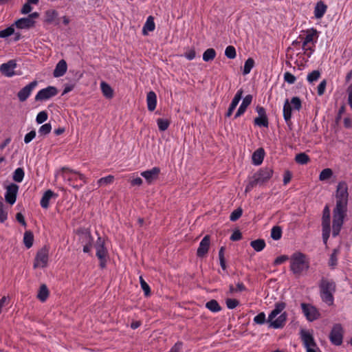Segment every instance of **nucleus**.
<instances>
[{
    "instance_id": "4468645a",
    "label": "nucleus",
    "mask_w": 352,
    "mask_h": 352,
    "mask_svg": "<svg viewBox=\"0 0 352 352\" xmlns=\"http://www.w3.org/2000/svg\"><path fill=\"white\" fill-rule=\"evenodd\" d=\"M17 66L15 60H10L7 63H3L0 65L1 73L6 77H12L16 74L14 69Z\"/></svg>"
},
{
    "instance_id": "0e129e2a",
    "label": "nucleus",
    "mask_w": 352,
    "mask_h": 352,
    "mask_svg": "<svg viewBox=\"0 0 352 352\" xmlns=\"http://www.w3.org/2000/svg\"><path fill=\"white\" fill-rule=\"evenodd\" d=\"M331 228H322V239L324 243H327L329 238Z\"/></svg>"
},
{
    "instance_id": "bb28decb",
    "label": "nucleus",
    "mask_w": 352,
    "mask_h": 352,
    "mask_svg": "<svg viewBox=\"0 0 352 352\" xmlns=\"http://www.w3.org/2000/svg\"><path fill=\"white\" fill-rule=\"evenodd\" d=\"M327 6L322 1H318L314 8V15L316 19L322 18L327 11Z\"/></svg>"
},
{
    "instance_id": "dca6fc26",
    "label": "nucleus",
    "mask_w": 352,
    "mask_h": 352,
    "mask_svg": "<svg viewBox=\"0 0 352 352\" xmlns=\"http://www.w3.org/2000/svg\"><path fill=\"white\" fill-rule=\"evenodd\" d=\"M19 190V186L15 184H11L6 188L5 199L7 203L13 205L16 199V195Z\"/></svg>"
},
{
    "instance_id": "9b49d317",
    "label": "nucleus",
    "mask_w": 352,
    "mask_h": 352,
    "mask_svg": "<svg viewBox=\"0 0 352 352\" xmlns=\"http://www.w3.org/2000/svg\"><path fill=\"white\" fill-rule=\"evenodd\" d=\"M58 89L53 86H49L40 90L35 96L36 101H44L56 96Z\"/></svg>"
},
{
    "instance_id": "ea45409f",
    "label": "nucleus",
    "mask_w": 352,
    "mask_h": 352,
    "mask_svg": "<svg viewBox=\"0 0 352 352\" xmlns=\"http://www.w3.org/2000/svg\"><path fill=\"white\" fill-rule=\"evenodd\" d=\"M320 76L321 74L319 70H314L307 75V80L310 84H312L317 81Z\"/></svg>"
},
{
    "instance_id": "2eb2a0df",
    "label": "nucleus",
    "mask_w": 352,
    "mask_h": 352,
    "mask_svg": "<svg viewBox=\"0 0 352 352\" xmlns=\"http://www.w3.org/2000/svg\"><path fill=\"white\" fill-rule=\"evenodd\" d=\"M256 110L258 114V117L254 119V124L258 126L267 127L269 122L265 108L261 106H257Z\"/></svg>"
},
{
    "instance_id": "f704fd0d",
    "label": "nucleus",
    "mask_w": 352,
    "mask_h": 352,
    "mask_svg": "<svg viewBox=\"0 0 352 352\" xmlns=\"http://www.w3.org/2000/svg\"><path fill=\"white\" fill-rule=\"evenodd\" d=\"M34 235L31 231H26L24 233L23 243L27 248H30L33 245Z\"/></svg>"
},
{
    "instance_id": "4be33fe9",
    "label": "nucleus",
    "mask_w": 352,
    "mask_h": 352,
    "mask_svg": "<svg viewBox=\"0 0 352 352\" xmlns=\"http://www.w3.org/2000/svg\"><path fill=\"white\" fill-rule=\"evenodd\" d=\"M67 65L65 60H60L56 65L53 75L55 78L63 76L67 72Z\"/></svg>"
},
{
    "instance_id": "f3484780",
    "label": "nucleus",
    "mask_w": 352,
    "mask_h": 352,
    "mask_svg": "<svg viewBox=\"0 0 352 352\" xmlns=\"http://www.w3.org/2000/svg\"><path fill=\"white\" fill-rule=\"evenodd\" d=\"M160 173V169L159 168L153 167L150 170L142 172L140 175L146 179L148 184H151L158 178Z\"/></svg>"
},
{
    "instance_id": "37998d69",
    "label": "nucleus",
    "mask_w": 352,
    "mask_h": 352,
    "mask_svg": "<svg viewBox=\"0 0 352 352\" xmlns=\"http://www.w3.org/2000/svg\"><path fill=\"white\" fill-rule=\"evenodd\" d=\"M282 236V230L280 226H274L271 230V237L274 240H279Z\"/></svg>"
},
{
    "instance_id": "39448f33",
    "label": "nucleus",
    "mask_w": 352,
    "mask_h": 352,
    "mask_svg": "<svg viewBox=\"0 0 352 352\" xmlns=\"http://www.w3.org/2000/svg\"><path fill=\"white\" fill-rule=\"evenodd\" d=\"M309 267V263L305 254L301 252H295L290 258V269L296 275L307 270Z\"/></svg>"
},
{
    "instance_id": "423d86ee",
    "label": "nucleus",
    "mask_w": 352,
    "mask_h": 352,
    "mask_svg": "<svg viewBox=\"0 0 352 352\" xmlns=\"http://www.w3.org/2000/svg\"><path fill=\"white\" fill-rule=\"evenodd\" d=\"M292 105L293 106L294 109L300 111V109L302 108V102L300 99L298 97L295 96L291 99V101H289L288 99H286L285 101L283 106V118L289 127H290L292 124L291 121L292 111Z\"/></svg>"
},
{
    "instance_id": "5701e85b",
    "label": "nucleus",
    "mask_w": 352,
    "mask_h": 352,
    "mask_svg": "<svg viewBox=\"0 0 352 352\" xmlns=\"http://www.w3.org/2000/svg\"><path fill=\"white\" fill-rule=\"evenodd\" d=\"M57 197V195L55 194L52 190H46L41 199V206L42 208H47L49 207V204H50V200L52 198V197H54L56 198Z\"/></svg>"
},
{
    "instance_id": "c9c22d12",
    "label": "nucleus",
    "mask_w": 352,
    "mask_h": 352,
    "mask_svg": "<svg viewBox=\"0 0 352 352\" xmlns=\"http://www.w3.org/2000/svg\"><path fill=\"white\" fill-rule=\"evenodd\" d=\"M215 56V50L213 48H208L203 54V60L206 62L211 61Z\"/></svg>"
},
{
    "instance_id": "f03ea898",
    "label": "nucleus",
    "mask_w": 352,
    "mask_h": 352,
    "mask_svg": "<svg viewBox=\"0 0 352 352\" xmlns=\"http://www.w3.org/2000/svg\"><path fill=\"white\" fill-rule=\"evenodd\" d=\"M286 303L284 302H277L274 305V309L268 316L267 322H270V326L274 329H280L285 326L287 318V314L282 311L285 309Z\"/></svg>"
},
{
    "instance_id": "393cba45",
    "label": "nucleus",
    "mask_w": 352,
    "mask_h": 352,
    "mask_svg": "<svg viewBox=\"0 0 352 352\" xmlns=\"http://www.w3.org/2000/svg\"><path fill=\"white\" fill-rule=\"evenodd\" d=\"M58 12L54 10H49L45 12V20L47 23H55L58 25L59 21L58 20Z\"/></svg>"
},
{
    "instance_id": "338daca9",
    "label": "nucleus",
    "mask_w": 352,
    "mask_h": 352,
    "mask_svg": "<svg viewBox=\"0 0 352 352\" xmlns=\"http://www.w3.org/2000/svg\"><path fill=\"white\" fill-rule=\"evenodd\" d=\"M32 9V7L30 6V3L28 2L23 5V8H21V12L23 14H26L30 12Z\"/></svg>"
},
{
    "instance_id": "a878e982",
    "label": "nucleus",
    "mask_w": 352,
    "mask_h": 352,
    "mask_svg": "<svg viewBox=\"0 0 352 352\" xmlns=\"http://www.w3.org/2000/svg\"><path fill=\"white\" fill-rule=\"evenodd\" d=\"M155 28V24L154 22V18L152 16H149L146 23H144L142 28V34L144 35H147L148 32L154 31Z\"/></svg>"
},
{
    "instance_id": "e433bc0d",
    "label": "nucleus",
    "mask_w": 352,
    "mask_h": 352,
    "mask_svg": "<svg viewBox=\"0 0 352 352\" xmlns=\"http://www.w3.org/2000/svg\"><path fill=\"white\" fill-rule=\"evenodd\" d=\"M206 307L212 312H218L221 309L216 300H211L206 302Z\"/></svg>"
},
{
    "instance_id": "e2e57ef3",
    "label": "nucleus",
    "mask_w": 352,
    "mask_h": 352,
    "mask_svg": "<svg viewBox=\"0 0 352 352\" xmlns=\"http://www.w3.org/2000/svg\"><path fill=\"white\" fill-rule=\"evenodd\" d=\"M8 218V212L4 210L3 204H0V222L3 223Z\"/></svg>"
},
{
    "instance_id": "bf43d9fd",
    "label": "nucleus",
    "mask_w": 352,
    "mask_h": 352,
    "mask_svg": "<svg viewBox=\"0 0 352 352\" xmlns=\"http://www.w3.org/2000/svg\"><path fill=\"white\" fill-rule=\"evenodd\" d=\"M326 86H327V80H323L322 81H321L320 82V84L318 85V86L317 87V91H318V96H322L324 94Z\"/></svg>"
},
{
    "instance_id": "a211bd4d",
    "label": "nucleus",
    "mask_w": 352,
    "mask_h": 352,
    "mask_svg": "<svg viewBox=\"0 0 352 352\" xmlns=\"http://www.w3.org/2000/svg\"><path fill=\"white\" fill-rule=\"evenodd\" d=\"M210 244V236L208 235L205 236L199 243V246L197 249V254L199 257L204 256L208 252Z\"/></svg>"
},
{
    "instance_id": "774afa93",
    "label": "nucleus",
    "mask_w": 352,
    "mask_h": 352,
    "mask_svg": "<svg viewBox=\"0 0 352 352\" xmlns=\"http://www.w3.org/2000/svg\"><path fill=\"white\" fill-rule=\"evenodd\" d=\"M182 343L178 342L170 349L169 352H181Z\"/></svg>"
},
{
    "instance_id": "a19ab883",
    "label": "nucleus",
    "mask_w": 352,
    "mask_h": 352,
    "mask_svg": "<svg viewBox=\"0 0 352 352\" xmlns=\"http://www.w3.org/2000/svg\"><path fill=\"white\" fill-rule=\"evenodd\" d=\"M333 175V170L331 168H327L323 169L319 175V179L320 181H325L330 179Z\"/></svg>"
},
{
    "instance_id": "6e6552de",
    "label": "nucleus",
    "mask_w": 352,
    "mask_h": 352,
    "mask_svg": "<svg viewBox=\"0 0 352 352\" xmlns=\"http://www.w3.org/2000/svg\"><path fill=\"white\" fill-rule=\"evenodd\" d=\"M300 338L302 344L306 349L307 352H319L320 349L318 347L313 335L308 331L301 330Z\"/></svg>"
},
{
    "instance_id": "603ef678",
    "label": "nucleus",
    "mask_w": 352,
    "mask_h": 352,
    "mask_svg": "<svg viewBox=\"0 0 352 352\" xmlns=\"http://www.w3.org/2000/svg\"><path fill=\"white\" fill-rule=\"evenodd\" d=\"M14 25L7 28L6 29L0 31L1 38H7L14 33Z\"/></svg>"
},
{
    "instance_id": "72a5a7b5",
    "label": "nucleus",
    "mask_w": 352,
    "mask_h": 352,
    "mask_svg": "<svg viewBox=\"0 0 352 352\" xmlns=\"http://www.w3.org/2000/svg\"><path fill=\"white\" fill-rule=\"evenodd\" d=\"M250 245L256 252H261L265 247V242L263 239H256L250 242Z\"/></svg>"
},
{
    "instance_id": "cd10ccee",
    "label": "nucleus",
    "mask_w": 352,
    "mask_h": 352,
    "mask_svg": "<svg viewBox=\"0 0 352 352\" xmlns=\"http://www.w3.org/2000/svg\"><path fill=\"white\" fill-rule=\"evenodd\" d=\"M96 248V256L98 258V259L105 258L107 254V252L104 246V243L101 241L100 237L98 238Z\"/></svg>"
},
{
    "instance_id": "c756f323",
    "label": "nucleus",
    "mask_w": 352,
    "mask_h": 352,
    "mask_svg": "<svg viewBox=\"0 0 352 352\" xmlns=\"http://www.w3.org/2000/svg\"><path fill=\"white\" fill-rule=\"evenodd\" d=\"M322 228H331L330 227V210L328 206H326L323 210L322 218Z\"/></svg>"
},
{
    "instance_id": "c03bdc74",
    "label": "nucleus",
    "mask_w": 352,
    "mask_h": 352,
    "mask_svg": "<svg viewBox=\"0 0 352 352\" xmlns=\"http://www.w3.org/2000/svg\"><path fill=\"white\" fill-rule=\"evenodd\" d=\"M24 177V171L21 168H17L13 174V180L16 182H21Z\"/></svg>"
},
{
    "instance_id": "c85d7f7f",
    "label": "nucleus",
    "mask_w": 352,
    "mask_h": 352,
    "mask_svg": "<svg viewBox=\"0 0 352 352\" xmlns=\"http://www.w3.org/2000/svg\"><path fill=\"white\" fill-rule=\"evenodd\" d=\"M264 158V151L263 148H258L252 154V162L255 165H260Z\"/></svg>"
},
{
    "instance_id": "ddd939ff",
    "label": "nucleus",
    "mask_w": 352,
    "mask_h": 352,
    "mask_svg": "<svg viewBox=\"0 0 352 352\" xmlns=\"http://www.w3.org/2000/svg\"><path fill=\"white\" fill-rule=\"evenodd\" d=\"M38 82L33 80L28 85L22 88L17 94V97L20 102H25L30 96L33 89L37 86Z\"/></svg>"
},
{
    "instance_id": "49530a36",
    "label": "nucleus",
    "mask_w": 352,
    "mask_h": 352,
    "mask_svg": "<svg viewBox=\"0 0 352 352\" xmlns=\"http://www.w3.org/2000/svg\"><path fill=\"white\" fill-rule=\"evenodd\" d=\"M157 123L158 128L161 131H166L168 128L170 124V122L168 120H164L162 118H158L157 120Z\"/></svg>"
},
{
    "instance_id": "6e6d98bb",
    "label": "nucleus",
    "mask_w": 352,
    "mask_h": 352,
    "mask_svg": "<svg viewBox=\"0 0 352 352\" xmlns=\"http://www.w3.org/2000/svg\"><path fill=\"white\" fill-rule=\"evenodd\" d=\"M243 210L241 208H238L237 209L234 210L230 216V219L232 221H235L238 220L242 215Z\"/></svg>"
},
{
    "instance_id": "4d7b16f0",
    "label": "nucleus",
    "mask_w": 352,
    "mask_h": 352,
    "mask_svg": "<svg viewBox=\"0 0 352 352\" xmlns=\"http://www.w3.org/2000/svg\"><path fill=\"white\" fill-rule=\"evenodd\" d=\"M226 302L227 307L230 309H233L239 305V301L234 298H228Z\"/></svg>"
},
{
    "instance_id": "412c9836",
    "label": "nucleus",
    "mask_w": 352,
    "mask_h": 352,
    "mask_svg": "<svg viewBox=\"0 0 352 352\" xmlns=\"http://www.w3.org/2000/svg\"><path fill=\"white\" fill-rule=\"evenodd\" d=\"M243 92V90L241 89H239L236 92V94L234 96V98L232 99V102L230 104V107H229V108L228 109V111L226 113V116L227 117H230L232 114L234 110L235 109V108L236 107V106L238 105L239 101L241 100V99L242 98Z\"/></svg>"
},
{
    "instance_id": "13d9d810",
    "label": "nucleus",
    "mask_w": 352,
    "mask_h": 352,
    "mask_svg": "<svg viewBox=\"0 0 352 352\" xmlns=\"http://www.w3.org/2000/svg\"><path fill=\"white\" fill-rule=\"evenodd\" d=\"M266 319H265V314L264 312H261L258 315H256L254 318V322L258 324H263L265 323Z\"/></svg>"
},
{
    "instance_id": "1a4fd4ad",
    "label": "nucleus",
    "mask_w": 352,
    "mask_h": 352,
    "mask_svg": "<svg viewBox=\"0 0 352 352\" xmlns=\"http://www.w3.org/2000/svg\"><path fill=\"white\" fill-rule=\"evenodd\" d=\"M344 330L340 324H336L333 326L329 334V340L331 342L336 345L340 346L343 342Z\"/></svg>"
},
{
    "instance_id": "4c0bfd02",
    "label": "nucleus",
    "mask_w": 352,
    "mask_h": 352,
    "mask_svg": "<svg viewBox=\"0 0 352 352\" xmlns=\"http://www.w3.org/2000/svg\"><path fill=\"white\" fill-rule=\"evenodd\" d=\"M80 241L82 244L92 243L93 239L89 232L85 230L82 231L80 235Z\"/></svg>"
},
{
    "instance_id": "69168bd1",
    "label": "nucleus",
    "mask_w": 352,
    "mask_h": 352,
    "mask_svg": "<svg viewBox=\"0 0 352 352\" xmlns=\"http://www.w3.org/2000/svg\"><path fill=\"white\" fill-rule=\"evenodd\" d=\"M288 259H289V257L287 255H282V256H278L274 260V265H280V264L283 263L284 262H285L286 261H287Z\"/></svg>"
},
{
    "instance_id": "864d4df0",
    "label": "nucleus",
    "mask_w": 352,
    "mask_h": 352,
    "mask_svg": "<svg viewBox=\"0 0 352 352\" xmlns=\"http://www.w3.org/2000/svg\"><path fill=\"white\" fill-rule=\"evenodd\" d=\"M224 250H225L224 247H221L220 248V250L219 251V262H220L221 268L223 270H226V260L224 258Z\"/></svg>"
},
{
    "instance_id": "7ed1b4c3",
    "label": "nucleus",
    "mask_w": 352,
    "mask_h": 352,
    "mask_svg": "<svg viewBox=\"0 0 352 352\" xmlns=\"http://www.w3.org/2000/svg\"><path fill=\"white\" fill-rule=\"evenodd\" d=\"M318 287L322 300L328 305H333L334 301L333 294L336 291V282L333 279L323 276L318 283Z\"/></svg>"
},
{
    "instance_id": "0eeeda50",
    "label": "nucleus",
    "mask_w": 352,
    "mask_h": 352,
    "mask_svg": "<svg viewBox=\"0 0 352 352\" xmlns=\"http://www.w3.org/2000/svg\"><path fill=\"white\" fill-rule=\"evenodd\" d=\"M62 171L65 173V177L67 178L70 185L74 188H78L87 183V179L83 174L65 167L62 168Z\"/></svg>"
},
{
    "instance_id": "20e7f679",
    "label": "nucleus",
    "mask_w": 352,
    "mask_h": 352,
    "mask_svg": "<svg viewBox=\"0 0 352 352\" xmlns=\"http://www.w3.org/2000/svg\"><path fill=\"white\" fill-rule=\"evenodd\" d=\"M272 174L273 170L271 168L265 167L261 168L252 177L248 178V182L245 189V192H250L258 185L261 186L266 183L272 177Z\"/></svg>"
},
{
    "instance_id": "2f4dec72",
    "label": "nucleus",
    "mask_w": 352,
    "mask_h": 352,
    "mask_svg": "<svg viewBox=\"0 0 352 352\" xmlns=\"http://www.w3.org/2000/svg\"><path fill=\"white\" fill-rule=\"evenodd\" d=\"M49 296V290L45 284L41 285L38 290L37 298L41 301L45 302Z\"/></svg>"
},
{
    "instance_id": "3c124183",
    "label": "nucleus",
    "mask_w": 352,
    "mask_h": 352,
    "mask_svg": "<svg viewBox=\"0 0 352 352\" xmlns=\"http://www.w3.org/2000/svg\"><path fill=\"white\" fill-rule=\"evenodd\" d=\"M52 126L50 123H46L42 125L38 129V133L41 135H45L50 133Z\"/></svg>"
},
{
    "instance_id": "5fc2aeb1",
    "label": "nucleus",
    "mask_w": 352,
    "mask_h": 352,
    "mask_svg": "<svg viewBox=\"0 0 352 352\" xmlns=\"http://www.w3.org/2000/svg\"><path fill=\"white\" fill-rule=\"evenodd\" d=\"M47 113L45 111L39 112L36 118V121L38 124H42L47 120Z\"/></svg>"
},
{
    "instance_id": "f8f14e48",
    "label": "nucleus",
    "mask_w": 352,
    "mask_h": 352,
    "mask_svg": "<svg viewBox=\"0 0 352 352\" xmlns=\"http://www.w3.org/2000/svg\"><path fill=\"white\" fill-rule=\"evenodd\" d=\"M48 261V250L45 248L40 250L36 256L34 268L45 267Z\"/></svg>"
},
{
    "instance_id": "6ab92c4d",
    "label": "nucleus",
    "mask_w": 352,
    "mask_h": 352,
    "mask_svg": "<svg viewBox=\"0 0 352 352\" xmlns=\"http://www.w3.org/2000/svg\"><path fill=\"white\" fill-rule=\"evenodd\" d=\"M36 22L34 20L29 19L28 16L21 18L16 20L14 24L19 29H29L34 27Z\"/></svg>"
},
{
    "instance_id": "a18cd8bd",
    "label": "nucleus",
    "mask_w": 352,
    "mask_h": 352,
    "mask_svg": "<svg viewBox=\"0 0 352 352\" xmlns=\"http://www.w3.org/2000/svg\"><path fill=\"white\" fill-rule=\"evenodd\" d=\"M225 55L228 58L234 59L236 56L234 47L232 45L228 46L225 50Z\"/></svg>"
},
{
    "instance_id": "f257e3e1",
    "label": "nucleus",
    "mask_w": 352,
    "mask_h": 352,
    "mask_svg": "<svg viewBox=\"0 0 352 352\" xmlns=\"http://www.w3.org/2000/svg\"><path fill=\"white\" fill-rule=\"evenodd\" d=\"M348 184L346 182H338L336 190V207L333 210V236L339 234L346 215L349 200Z\"/></svg>"
},
{
    "instance_id": "7c9ffc66",
    "label": "nucleus",
    "mask_w": 352,
    "mask_h": 352,
    "mask_svg": "<svg viewBox=\"0 0 352 352\" xmlns=\"http://www.w3.org/2000/svg\"><path fill=\"white\" fill-rule=\"evenodd\" d=\"M100 87L103 95L107 98H112L113 96V91L112 88L105 82L100 83Z\"/></svg>"
},
{
    "instance_id": "8fccbe9b",
    "label": "nucleus",
    "mask_w": 352,
    "mask_h": 352,
    "mask_svg": "<svg viewBox=\"0 0 352 352\" xmlns=\"http://www.w3.org/2000/svg\"><path fill=\"white\" fill-rule=\"evenodd\" d=\"M140 283L142 290L144 291V295L146 296H149L151 295V289L149 285L146 283V282L144 280L142 276H140Z\"/></svg>"
},
{
    "instance_id": "680f3d73",
    "label": "nucleus",
    "mask_w": 352,
    "mask_h": 352,
    "mask_svg": "<svg viewBox=\"0 0 352 352\" xmlns=\"http://www.w3.org/2000/svg\"><path fill=\"white\" fill-rule=\"evenodd\" d=\"M36 136V131L34 130L31 131L25 135L24 142L25 144L30 143Z\"/></svg>"
},
{
    "instance_id": "79ce46f5",
    "label": "nucleus",
    "mask_w": 352,
    "mask_h": 352,
    "mask_svg": "<svg viewBox=\"0 0 352 352\" xmlns=\"http://www.w3.org/2000/svg\"><path fill=\"white\" fill-rule=\"evenodd\" d=\"M295 160L300 164H306L309 161V157L305 153H300L296 155Z\"/></svg>"
},
{
    "instance_id": "b1692460",
    "label": "nucleus",
    "mask_w": 352,
    "mask_h": 352,
    "mask_svg": "<svg viewBox=\"0 0 352 352\" xmlns=\"http://www.w3.org/2000/svg\"><path fill=\"white\" fill-rule=\"evenodd\" d=\"M146 102L148 109L150 111H154L157 104V96L154 91H151L147 94Z\"/></svg>"
},
{
    "instance_id": "473e14b6",
    "label": "nucleus",
    "mask_w": 352,
    "mask_h": 352,
    "mask_svg": "<svg viewBox=\"0 0 352 352\" xmlns=\"http://www.w3.org/2000/svg\"><path fill=\"white\" fill-rule=\"evenodd\" d=\"M307 32H310V33L306 36L302 43V48L305 50H310V48H306V46L309 43L313 41L314 36H316L318 34L317 30L314 28H311L310 30H307Z\"/></svg>"
},
{
    "instance_id": "052dcab7",
    "label": "nucleus",
    "mask_w": 352,
    "mask_h": 352,
    "mask_svg": "<svg viewBox=\"0 0 352 352\" xmlns=\"http://www.w3.org/2000/svg\"><path fill=\"white\" fill-rule=\"evenodd\" d=\"M284 80L289 84H293L296 81V77L290 72H286L284 74Z\"/></svg>"
},
{
    "instance_id": "9d476101",
    "label": "nucleus",
    "mask_w": 352,
    "mask_h": 352,
    "mask_svg": "<svg viewBox=\"0 0 352 352\" xmlns=\"http://www.w3.org/2000/svg\"><path fill=\"white\" fill-rule=\"evenodd\" d=\"M301 308L305 316L310 322L317 320L320 316L318 309L310 304L302 302Z\"/></svg>"
},
{
    "instance_id": "09e8293b",
    "label": "nucleus",
    "mask_w": 352,
    "mask_h": 352,
    "mask_svg": "<svg viewBox=\"0 0 352 352\" xmlns=\"http://www.w3.org/2000/svg\"><path fill=\"white\" fill-rule=\"evenodd\" d=\"M113 180H114V177L113 175H108L107 177L100 178L98 181V184L100 186H106V185L113 183Z\"/></svg>"
},
{
    "instance_id": "58836bf2",
    "label": "nucleus",
    "mask_w": 352,
    "mask_h": 352,
    "mask_svg": "<svg viewBox=\"0 0 352 352\" xmlns=\"http://www.w3.org/2000/svg\"><path fill=\"white\" fill-rule=\"evenodd\" d=\"M254 59L252 58H249L248 59H247L246 61L245 62L243 74V75L248 74L250 72V71L252 70V69L254 67Z\"/></svg>"
},
{
    "instance_id": "de8ad7c7",
    "label": "nucleus",
    "mask_w": 352,
    "mask_h": 352,
    "mask_svg": "<svg viewBox=\"0 0 352 352\" xmlns=\"http://www.w3.org/2000/svg\"><path fill=\"white\" fill-rule=\"evenodd\" d=\"M339 251L337 249H334L332 254H331L329 265L331 267L334 268L337 265V256L338 254Z\"/></svg>"
},
{
    "instance_id": "aec40b11",
    "label": "nucleus",
    "mask_w": 352,
    "mask_h": 352,
    "mask_svg": "<svg viewBox=\"0 0 352 352\" xmlns=\"http://www.w3.org/2000/svg\"><path fill=\"white\" fill-rule=\"evenodd\" d=\"M252 101V96L249 94L247 95L243 100L239 108L238 109L234 118H236L242 116L246 111L248 107L251 104Z\"/></svg>"
}]
</instances>
